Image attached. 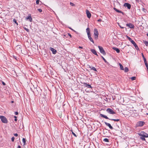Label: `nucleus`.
Instances as JSON below:
<instances>
[{
	"label": "nucleus",
	"mask_w": 148,
	"mask_h": 148,
	"mask_svg": "<svg viewBox=\"0 0 148 148\" xmlns=\"http://www.w3.org/2000/svg\"><path fill=\"white\" fill-rule=\"evenodd\" d=\"M72 134L75 137H77L76 135L73 131H72Z\"/></svg>",
	"instance_id": "32"
},
{
	"label": "nucleus",
	"mask_w": 148,
	"mask_h": 148,
	"mask_svg": "<svg viewBox=\"0 0 148 148\" xmlns=\"http://www.w3.org/2000/svg\"><path fill=\"white\" fill-rule=\"evenodd\" d=\"M11 102H12V103H13V101H11Z\"/></svg>",
	"instance_id": "52"
},
{
	"label": "nucleus",
	"mask_w": 148,
	"mask_h": 148,
	"mask_svg": "<svg viewBox=\"0 0 148 148\" xmlns=\"http://www.w3.org/2000/svg\"><path fill=\"white\" fill-rule=\"evenodd\" d=\"M119 26L120 27V28L121 29H123L124 28V27H121V26L120 25H119Z\"/></svg>",
	"instance_id": "49"
},
{
	"label": "nucleus",
	"mask_w": 148,
	"mask_h": 148,
	"mask_svg": "<svg viewBox=\"0 0 148 148\" xmlns=\"http://www.w3.org/2000/svg\"><path fill=\"white\" fill-rule=\"evenodd\" d=\"M0 119H1V121L4 123H7L8 122V121L6 118L4 116H0Z\"/></svg>",
	"instance_id": "4"
},
{
	"label": "nucleus",
	"mask_w": 148,
	"mask_h": 148,
	"mask_svg": "<svg viewBox=\"0 0 148 148\" xmlns=\"http://www.w3.org/2000/svg\"><path fill=\"white\" fill-rule=\"evenodd\" d=\"M21 146L20 145H18L17 147V148H21Z\"/></svg>",
	"instance_id": "47"
},
{
	"label": "nucleus",
	"mask_w": 148,
	"mask_h": 148,
	"mask_svg": "<svg viewBox=\"0 0 148 148\" xmlns=\"http://www.w3.org/2000/svg\"><path fill=\"white\" fill-rule=\"evenodd\" d=\"M2 83L3 84V85H5V84L4 82H2Z\"/></svg>",
	"instance_id": "45"
},
{
	"label": "nucleus",
	"mask_w": 148,
	"mask_h": 148,
	"mask_svg": "<svg viewBox=\"0 0 148 148\" xmlns=\"http://www.w3.org/2000/svg\"><path fill=\"white\" fill-rule=\"evenodd\" d=\"M103 141L104 142H109V140L107 138H104Z\"/></svg>",
	"instance_id": "25"
},
{
	"label": "nucleus",
	"mask_w": 148,
	"mask_h": 148,
	"mask_svg": "<svg viewBox=\"0 0 148 148\" xmlns=\"http://www.w3.org/2000/svg\"><path fill=\"white\" fill-rule=\"evenodd\" d=\"M144 43L147 46H148V41L145 40L144 42Z\"/></svg>",
	"instance_id": "24"
},
{
	"label": "nucleus",
	"mask_w": 148,
	"mask_h": 148,
	"mask_svg": "<svg viewBox=\"0 0 148 148\" xmlns=\"http://www.w3.org/2000/svg\"><path fill=\"white\" fill-rule=\"evenodd\" d=\"M89 68L92 70H93L95 71H97L96 69L94 67H93L92 66H89Z\"/></svg>",
	"instance_id": "20"
},
{
	"label": "nucleus",
	"mask_w": 148,
	"mask_h": 148,
	"mask_svg": "<svg viewBox=\"0 0 148 148\" xmlns=\"http://www.w3.org/2000/svg\"><path fill=\"white\" fill-rule=\"evenodd\" d=\"M145 124L144 121H140L138 122L137 124V126L138 127H141L143 126Z\"/></svg>",
	"instance_id": "8"
},
{
	"label": "nucleus",
	"mask_w": 148,
	"mask_h": 148,
	"mask_svg": "<svg viewBox=\"0 0 148 148\" xmlns=\"http://www.w3.org/2000/svg\"><path fill=\"white\" fill-rule=\"evenodd\" d=\"M144 61L145 64V63H147V61H146V59H145L144 60Z\"/></svg>",
	"instance_id": "41"
},
{
	"label": "nucleus",
	"mask_w": 148,
	"mask_h": 148,
	"mask_svg": "<svg viewBox=\"0 0 148 148\" xmlns=\"http://www.w3.org/2000/svg\"><path fill=\"white\" fill-rule=\"evenodd\" d=\"M138 134L139 136H140L141 137L146 138L148 137V134L143 132H141Z\"/></svg>",
	"instance_id": "5"
},
{
	"label": "nucleus",
	"mask_w": 148,
	"mask_h": 148,
	"mask_svg": "<svg viewBox=\"0 0 148 148\" xmlns=\"http://www.w3.org/2000/svg\"><path fill=\"white\" fill-rule=\"evenodd\" d=\"M119 65L120 66L121 69L122 70H124V69L123 68V67L122 65V64L121 63H119Z\"/></svg>",
	"instance_id": "22"
},
{
	"label": "nucleus",
	"mask_w": 148,
	"mask_h": 148,
	"mask_svg": "<svg viewBox=\"0 0 148 148\" xmlns=\"http://www.w3.org/2000/svg\"><path fill=\"white\" fill-rule=\"evenodd\" d=\"M22 140L23 143H24V145H25L26 144V140L25 138H23Z\"/></svg>",
	"instance_id": "26"
},
{
	"label": "nucleus",
	"mask_w": 148,
	"mask_h": 148,
	"mask_svg": "<svg viewBox=\"0 0 148 148\" xmlns=\"http://www.w3.org/2000/svg\"><path fill=\"white\" fill-rule=\"evenodd\" d=\"M112 49L116 51V52L117 53H119L120 52L119 49L116 48V47H113L112 48Z\"/></svg>",
	"instance_id": "16"
},
{
	"label": "nucleus",
	"mask_w": 148,
	"mask_h": 148,
	"mask_svg": "<svg viewBox=\"0 0 148 148\" xmlns=\"http://www.w3.org/2000/svg\"><path fill=\"white\" fill-rule=\"evenodd\" d=\"M24 29L27 32H29V29H28L27 28H24Z\"/></svg>",
	"instance_id": "37"
},
{
	"label": "nucleus",
	"mask_w": 148,
	"mask_h": 148,
	"mask_svg": "<svg viewBox=\"0 0 148 148\" xmlns=\"http://www.w3.org/2000/svg\"><path fill=\"white\" fill-rule=\"evenodd\" d=\"M136 78V77H131V79L133 81L135 80Z\"/></svg>",
	"instance_id": "28"
},
{
	"label": "nucleus",
	"mask_w": 148,
	"mask_h": 148,
	"mask_svg": "<svg viewBox=\"0 0 148 148\" xmlns=\"http://www.w3.org/2000/svg\"><path fill=\"white\" fill-rule=\"evenodd\" d=\"M14 117L15 118V119H14V121H17V117L16 116H14Z\"/></svg>",
	"instance_id": "40"
},
{
	"label": "nucleus",
	"mask_w": 148,
	"mask_h": 148,
	"mask_svg": "<svg viewBox=\"0 0 148 148\" xmlns=\"http://www.w3.org/2000/svg\"><path fill=\"white\" fill-rule=\"evenodd\" d=\"M140 138L142 140H143V141L145 140V137H140Z\"/></svg>",
	"instance_id": "29"
},
{
	"label": "nucleus",
	"mask_w": 148,
	"mask_h": 148,
	"mask_svg": "<svg viewBox=\"0 0 148 148\" xmlns=\"http://www.w3.org/2000/svg\"><path fill=\"white\" fill-rule=\"evenodd\" d=\"M83 85H84V86L85 87H87L88 88H92V87H91V86H90V85L86 83H83Z\"/></svg>",
	"instance_id": "12"
},
{
	"label": "nucleus",
	"mask_w": 148,
	"mask_h": 148,
	"mask_svg": "<svg viewBox=\"0 0 148 148\" xmlns=\"http://www.w3.org/2000/svg\"><path fill=\"white\" fill-rule=\"evenodd\" d=\"M70 4L72 6H75V4L73 3H72V2H70Z\"/></svg>",
	"instance_id": "34"
},
{
	"label": "nucleus",
	"mask_w": 148,
	"mask_h": 148,
	"mask_svg": "<svg viewBox=\"0 0 148 148\" xmlns=\"http://www.w3.org/2000/svg\"><path fill=\"white\" fill-rule=\"evenodd\" d=\"M124 69V71L125 72H127L129 71L127 67H125V69Z\"/></svg>",
	"instance_id": "23"
},
{
	"label": "nucleus",
	"mask_w": 148,
	"mask_h": 148,
	"mask_svg": "<svg viewBox=\"0 0 148 148\" xmlns=\"http://www.w3.org/2000/svg\"><path fill=\"white\" fill-rule=\"evenodd\" d=\"M147 72H148V71H147Z\"/></svg>",
	"instance_id": "56"
},
{
	"label": "nucleus",
	"mask_w": 148,
	"mask_h": 148,
	"mask_svg": "<svg viewBox=\"0 0 148 148\" xmlns=\"http://www.w3.org/2000/svg\"><path fill=\"white\" fill-rule=\"evenodd\" d=\"M101 57L102 58V59H103V60H104V62H107V61L106 60L103 58V57L102 56H101Z\"/></svg>",
	"instance_id": "31"
},
{
	"label": "nucleus",
	"mask_w": 148,
	"mask_h": 148,
	"mask_svg": "<svg viewBox=\"0 0 148 148\" xmlns=\"http://www.w3.org/2000/svg\"><path fill=\"white\" fill-rule=\"evenodd\" d=\"M14 137H13L12 138H11V140L12 141V142H14Z\"/></svg>",
	"instance_id": "35"
},
{
	"label": "nucleus",
	"mask_w": 148,
	"mask_h": 148,
	"mask_svg": "<svg viewBox=\"0 0 148 148\" xmlns=\"http://www.w3.org/2000/svg\"><path fill=\"white\" fill-rule=\"evenodd\" d=\"M68 28H69V29H71V30H72V31H73L74 32H76V31H75V30H73V29H72V28H71V27H69Z\"/></svg>",
	"instance_id": "38"
},
{
	"label": "nucleus",
	"mask_w": 148,
	"mask_h": 148,
	"mask_svg": "<svg viewBox=\"0 0 148 148\" xmlns=\"http://www.w3.org/2000/svg\"><path fill=\"white\" fill-rule=\"evenodd\" d=\"M13 21L15 23H16L17 25H18V23L16 21L15 18H14L13 19Z\"/></svg>",
	"instance_id": "27"
},
{
	"label": "nucleus",
	"mask_w": 148,
	"mask_h": 148,
	"mask_svg": "<svg viewBox=\"0 0 148 148\" xmlns=\"http://www.w3.org/2000/svg\"><path fill=\"white\" fill-rule=\"evenodd\" d=\"M101 21V19H99L97 20V21L98 22H100V21Z\"/></svg>",
	"instance_id": "48"
},
{
	"label": "nucleus",
	"mask_w": 148,
	"mask_h": 148,
	"mask_svg": "<svg viewBox=\"0 0 148 148\" xmlns=\"http://www.w3.org/2000/svg\"><path fill=\"white\" fill-rule=\"evenodd\" d=\"M39 1H40L39 0H36V4L38 5L39 4Z\"/></svg>",
	"instance_id": "30"
},
{
	"label": "nucleus",
	"mask_w": 148,
	"mask_h": 148,
	"mask_svg": "<svg viewBox=\"0 0 148 148\" xmlns=\"http://www.w3.org/2000/svg\"><path fill=\"white\" fill-rule=\"evenodd\" d=\"M100 116L101 117H103L104 118H105L106 119H108L111 120V121H114L118 122V121H119L120 120V119H110V118H108L106 115H104L101 114H100Z\"/></svg>",
	"instance_id": "2"
},
{
	"label": "nucleus",
	"mask_w": 148,
	"mask_h": 148,
	"mask_svg": "<svg viewBox=\"0 0 148 148\" xmlns=\"http://www.w3.org/2000/svg\"><path fill=\"white\" fill-rule=\"evenodd\" d=\"M98 48L100 53H102L103 55H105L106 54V53L103 48L102 47L100 46H98Z\"/></svg>",
	"instance_id": "6"
},
{
	"label": "nucleus",
	"mask_w": 148,
	"mask_h": 148,
	"mask_svg": "<svg viewBox=\"0 0 148 148\" xmlns=\"http://www.w3.org/2000/svg\"><path fill=\"white\" fill-rule=\"evenodd\" d=\"M147 36L148 37V33H147Z\"/></svg>",
	"instance_id": "51"
},
{
	"label": "nucleus",
	"mask_w": 148,
	"mask_h": 148,
	"mask_svg": "<svg viewBox=\"0 0 148 148\" xmlns=\"http://www.w3.org/2000/svg\"><path fill=\"white\" fill-rule=\"evenodd\" d=\"M123 6L125 7H127L129 9H130L131 8V5L127 3H124Z\"/></svg>",
	"instance_id": "9"
},
{
	"label": "nucleus",
	"mask_w": 148,
	"mask_h": 148,
	"mask_svg": "<svg viewBox=\"0 0 148 148\" xmlns=\"http://www.w3.org/2000/svg\"><path fill=\"white\" fill-rule=\"evenodd\" d=\"M26 19L27 20L29 19V21L31 22H32V18L30 15L28 17H27Z\"/></svg>",
	"instance_id": "19"
},
{
	"label": "nucleus",
	"mask_w": 148,
	"mask_h": 148,
	"mask_svg": "<svg viewBox=\"0 0 148 148\" xmlns=\"http://www.w3.org/2000/svg\"><path fill=\"white\" fill-rule=\"evenodd\" d=\"M104 123L107 126H108L110 129L113 130V127L109 123H108L106 122H104Z\"/></svg>",
	"instance_id": "11"
},
{
	"label": "nucleus",
	"mask_w": 148,
	"mask_h": 148,
	"mask_svg": "<svg viewBox=\"0 0 148 148\" xmlns=\"http://www.w3.org/2000/svg\"><path fill=\"white\" fill-rule=\"evenodd\" d=\"M99 33L97 29L95 28L94 29V35L95 36V39H97L98 38V36H99Z\"/></svg>",
	"instance_id": "3"
},
{
	"label": "nucleus",
	"mask_w": 148,
	"mask_h": 148,
	"mask_svg": "<svg viewBox=\"0 0 148 148\" xmlns=\"http://www.w3.org/2000/svg\"><path fill=\"white\" fill-rule=\"evenodd\" d=\"M127 37L129 40L132 43L135 49L137 50L138 49V47L135 42L132 40V39L128 36H127Z\"/></svg>",
	"instance_id": "1"
},
{
	"label": "nucleus",
	"mask_w": 148,
	"mask_h": 148,
	"mask_svg": "<svg viewBox=\"0 0 148 148\" xmlns=\"http://www.w3.org/2000/svg\"><path fill=\"white\" fill-rule=\"evenodd\" d=\"M50 50L52 51L53 54H56L57 52L56 50L52 47H50Z\"/></svg>",
	"instance_id": "14"
},
{
	"label": "nucleus",
	"mask_w": 148,
	"mask_h": 148,
	"mask_svg": "<svg viewBox=\"0 0 148 148\" xmlns=\"http://www.w3.org/2000/svg\"><path fill=\"white\" fill-rule=\"evenodd\" d=\"M14 114L15 115H17L18 114V113L17 112H14Z\"/></svg>",
	"instance_id": "42"
},
{
	"label": "nucleus",
	"mask_w": 148,
	"mask_h": 148,
	"mask_svg": "<svg viewBox=\"0 0 148 148\" xmlns=\"http://www.w3.org/2000/svg\"><path fill=\"white\" fill-rule=\"evenodd\" d=\"M14 135L15 136H18V134H14Z\"/></svg>",
	"instance_id": "43"
},
{
	"label": "nucleus",
	"mask_w": 148,
	"mask_h": 148,
	"mask_svg": "<svg viewBox=\"0 0 148 148\" xmlns=\"http://www.w3.org/2000/svg\"><path fill=\"white\" fill-rule=\"evenodd\" d=\"M141 54H142V57L143 58V60H144V59H146L145 58L143 54V53H142Z\"/></svg>",
	"instance_id": "33"
},
{
	"label": "nucleus",
	"mask_w": 148,
	"mask_h": 148,
	"mask_svg": "<svg viewBox=\"0 0 148 148\" xmlns=\"http://www.w3.org/2000/svg\"><path fill=\"white\" fill-rule=\"evenodd\" d=\"M107 112L109 114H114L115 113V112L113 110L110 108H108L106 110Z\"/></svg>",
	"instance_id": "7"
},
{
	"label": "nucleus",
	"mask_w": 148,
	"mask_h": 148,
	"mask_svg": "<svg viewBox=\"0 0 148 148\" xmlns=\"http://www.w3.org/2000/svg\"><path fill=\"white\" fill-rule=\"evenodd\" d=\"M38 10L40 12H42V10L40 9H38Z\"/></svg>",
	"instance_id": "36"
},
{
	"label": "nucleus",
	"mask_w": 148,
	"mask_h": 148,
	"mask_svg": "<svg viewBox=\"0 0 148 148\" xmlns=\"http://www.w3.org/2000/svg\"><path fill=\"white\" fill-rule=\"evenodd\" d=\"M79 48H80V49H82L83 48V47H81V46H79Z\"/></svg>",
	"instance_id": "46"
},
{
	"label": "nucleus",
	"mask_w": 148,
	"mask_h": 148,
	"mask_svg": "<svg viewBox=\"0 0 148 148\" xmlns=\"http://www.w3.org/2000/svg\"><path fill=\"white\" fill-rule=\"evenodd\" d=\"M143 10H144V8H143Z\"/></svg>",
	"instance_id": "55"
},
{
	"label": "nucleus",
	"mask_w": 148,
	"mask_h": 148,
	"mask_svg": "<svg viewBox=\"0 0 148 148\" xmlns=\"http://www.w3.org/2000/svg\"><path fill=\"white\" fill-rule=\"evenodd\" d=\"M146 114L148 115V113H147Z\"/></svg>",
	"instance_id": "53"
},
{
	"label": "nucleus",
	"mask_w": 148,
	"mask_h": 148,
	"mask_svg": "<svg viewBox=\"0 0 148 148\" xmlns=\"http://www.w3.org/2000/svg\"><path fill=\"white\" fill-rule=\"evenodd\" d=\"M126 26L129 27L131 29H133L134 27V25L131 23H127L126 24Z\"/></svg>",
	"instance_id": "10"
},
{
	"label": "nucleus",
	"mask_w": 148,
	"mask_h": 148,
	"mask_svg": "<svg viewBox=\"0 0 148 148\" xmlns=\"http://www.w3.org/2000/svg\"><path fill=\"white\" fill-rule=\"evenodd\" d=\"M88 37L90 41L92 42L93 43H94V41L92 38L91 37L90 34L89 35H88Z\"/></svg>",
	"instance_id": "18"
},
{
	"label": "nucleus",
	"mask_w": 148,
	"mask_h": 148,
	"mask_svg": "<svg viewBox=\"0 0 148 148\" xmlns=\"http://www.w3.org/2000/svg\"><path fill=\"white\" fill-rule=\"evenodd\" d=\"M86 32L87 33L88 35H89L90 34V29L89 28H87L86 29Z\"/></svg>",
	"instance_id": "21"
},
{
	"label": "nucleus",
	"mask_w": 148,
	"mask_h": 148,
	"mask_svg": "<svg viewBox=\"0 0 148 148\" xmlns=\"http://www.w3.org/2000/svg\"><path fill=\"white\" fill-rule=\"evenodd\" d=\"M86 13L87 17L89 18H90L91 16V14L88 10H86Z\"/></svg>",
	"instance_id": "13"
},
{
	"label": "nucleus",
	"mask_w": 148,
	"mask_h": 148,
	"mask_svg": "<svg viewBox=\"0 0 148 148\" xmlns=\"http://www.w3.org/2000/svg\"><path fill=\"white\" fill-rule=\"evenodd\" d=\"M146 67H148V64L147 63L145 64Z\"/></svg>",
	"instance_id": "39"
},
{
	"label": "nucleus",
	"mask_w": 148,
	"mask_h": 148,
	"mask_svg": "<svg viewBox=\"0 0 148 148\" xmlns=\"http://www.w3.org/2000/svg\"><path fill=\"white\" fill-rule=\"evenodd\" d=\"M146 68H147V71H148V67H146Z\"/></svg>",
	"instance_id": "50"
},
{
	"label": "nucleus",
	"mask_w": 148,
	"mask_h": 148,
	"mask_svg": "<svg viewBox=\"0 0 148 148\" xmlns=\"http://www.w3.org/2000/svg\"><path fill=\"white\" fill-rule=\"evenodd\" d=\"M90 51L92 52L95 54V55H96L97 56H98V54H97V53L96 52V51L94 49H91Z\"/></svg>",
	"instance_id": "15"
},
{
	"label": "nucleus",
	"mask_w": 148,
	"mask_h": 148,
	"mask_svg": "<svg viewBox=\"0 0 148 148\" xmlns=\"http://www.w3.org/2000/svg\"><path fill=\"white\" fill-rule=\"evenodd\" d=\"M68 35L71 38L72 37V36H71V35L70 33H68Z\"/></svg>",
	"instance_id": "44"
},
{
	"label": "nucleus",
	"mask_w": 148,
	"mask_h": 148,
	"mask_svg": "<svg viewBox=\"0 0 148 148\" xmlns=\"http://www.w3.org/2000/svg\"><path fill=\"white\" fill-rule=\"evenodd\" d=\"M143 10H144V8H143Z\"/></svg>",
	"instance_id": "54"
},
{
	"label": "nucleus",
	"mask_w": 148,
	"mask_h": 148,
	"mask_svg": "<svg viewBox=\"0 0 148 148\" xmlns=\"http://www.w3.org/2000/svg\"><path fill=\"white\" fill-rule=\"evenodd\" d=\"M114 9V10H115L116 11V12H118V13H122V14H123V12L120 11V10H118V9H117L116 8H113Z\"/></svg>",
	"instance_id": "17"
}]
</instances>
